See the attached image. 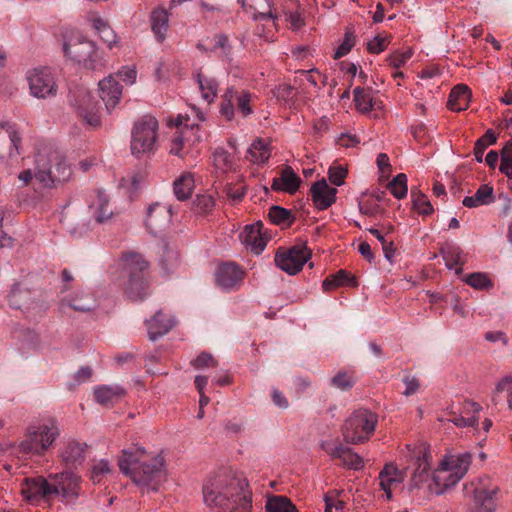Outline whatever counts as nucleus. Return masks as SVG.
<instances>
[{"mask_svg":"<svg viewBox=\"0 0 512 512\" xmlns=\"http://www.w3.org/2000/svg\"><path fill=\"white\" fill-rule=\"evenodd\" d=\"M203 498L206 505L217 512H252L248 482L231 468H222L206 480Z\"/></svg>","mask_w":512,"mask_h":512,"instance_id":"1","label":"nucleus"},{"mask_svg":"<svg viewBox=\"0 0 512 512\" xmlns=\"http://www.w3.org/2000/svg\"><path fill=\"white\" fill-rule=\"evenodd\" d=\"M118 466L121 472L129 476L137 485L151 490H157L165 476L163 457L152 456L141 447L123 450Z\"/></svg>","mask_w":512,"mask_h":512,"instance_id":"2","label":"nucleus"},{"mask_svg":"<svg viewBox=\"0 0 512 512\" xmlns=\"http://www.w3.org/2000/svg\"><path fill=\"white\" fill-rule=\"evenodd\" d=\"M71 174L65 157L54 147L44 145L37 150L34 172L27 169L19 174V179L24 184L34 179L41 187L51 188L68 181Z\"/></svg>","mask_w":512,"mask_h":512,"instance_id":"3","label":"nucleus"},{"mask_svg":"<svg viewBox=\"0 0 512 512\" xmlns=\"http://www.w3.org/2000/svg\"><path fill=\"white\" fill-rule=\"evenodd\" d=\"M471 464L469 453L446 455L440 466L433 472L428 484L430 492L439 495L455 485L466 474Z\"/></svg>","mask_w":512,"mask_h":512,"instance_id":"4","label":"nucleus"},{"mask_svg":"<svg viewBox=\"0 0 512 512\" xmlns=\"http://www.w3.org/2000/svg\"><path fill=\"white\" fill-rule=\"evenodd\" d=\"M464 495L470 501L471 512H495L501 496L498 482L490 476L474 478L464 484Z\"/></svg>","mask_w":512,"mask_h":512,"instance_id":"5","label":"nucleus"},{"mask_svg":"<svg viewBox=\"0 0 512 512\" xmlns=\"http://www.w3.org/2000/svg\"><path fill=\"white\" fill-rule=\"evenodd\" d=\"M122 266L128 276L126 296L133 301L144 299L149 294L148 262L136 252H127L122 257Z\"/></svg>","mask_w":512,"mask_h":512,"instance_id":"6","label":"nucleus"},{"mask_svg":"<svg viewBox=\"0 0 512 512\" xmlns=\"http://www.w3.org/2000/svg\"><path fill=\"white\" fill-rule=\"evenodd\" d=\"M59 435L57 422L50 419L30 427L25 439L20 442L18 450L23 455H43Z\"/></svg>","mask_w":512,"mask_h":512,"instance_id":"7","label":"nucleus"},{"mask_svg":"<svg viewBox=\"0 0 512 512\" xmlns=\"http://www.w3.org/2000/svg\"><path fill=\"white\" fill-rule=\"evenodd\" d=\"M63 51L71 60L91 70L104 66V60L93 41L81 36H73L64 43Z\"/></svg>","mask_w":512,"mask_h":512,"instance_id":"8","label":"nucleus"},{"mask_svg":"<svg viewBox=\"0 0 512 512\" xmlns=\"http://www.w3.org/2000/svg\"><path fill=\"white\" fill-rule=\"evenodd\" d=\"M256 96L245 89L229 87L222 95L220 103V114L227 121H231L238 114L247 118L254 113Z\"/></svg>","mask_w":512,"mask_h":512,"instance_id":"9","label":"nucleus"},{"mask_svg":"<svg viewBox=\"0 0 512 512\" xmlns=\"http://www.w3.org/2000/svg\"><path fill=\"white\" fill-rule=\"evenodd\" d=\"M378 417L367 409L354 411L343 425V436L348 443H364L375 431Z\"/></svg>","mask_w":512,"mask_h":512,"instance_id":"10","label":"nucleus"},{"mask_svg":"<svg viewBox=\"0 0 512 512\" xmlns=\"http://www.w3.org/2000/svg\"><path fill=\"white\" fill-rule=\"evenodd\" d=\"M158 122L151 115H144L134 124L131 136V152L139 157L156 149Z\"/></svg>","mask_w":512,"mask_h":512,"instance_id":"11","label":"nucleus"},{"mask_svg":"<svg viewBox=\"0 0 512 512\" xmlns=\"http://www.w3.org/2000/svg\"><path fill=\"white\" fill-rule=\"evenodd\" d=\"M26 79L30 94L38 99L55 97L58 86L54 73L50 68H35L27 72Z\"/></svg>","mask_w":512,"mask_h":512,"instance_id":"12","label":"nucleus"},{"mask_svg":"<svg viewBox=\"0 0 512 512\" xmlns=\"http://www.w3.org/2000/svg\"><path fill=\"white\" fill-rule=\"evenodd\" d=\"M70 104L85 123L92 127L100 125L98 102L84 87L71 91Z\"/></svg>","mask_w":512,"mask_h":512,"instance_id":"13","label":"nucleus"},{"mask_svg":"<svg viewBox=\"0 0 512 512\" xmlns=\"http://www.w3.org/2000/svg\"><path fill=\"white\" fill-rule=\"evenodd\" d=\"M482 410L480 404L465 400L457 410L451 409L447 413V421L452 422L457 427H471L479 432V413Z\"/></svg>","mask_w":512,"mask_h":512,"instance_id":"14","label":"nucleus"},{"mask_svg":"<svg viewBox=\"0 0 512 512\" xmlns=\"http://www.w3.org/2000/svg\"><path fill=\"white\" fill-rule=\"evenodd\" d=\"M321 447L333 459L340 460L341 465L346 468L359 470L364 465L363 459L357 453L338 441H324Z\"/></svg>","mask_w":512,"mask_h":512,"instance_id":"15","label":"nucleus"},{"mask_svg":"<svg viewBox=\"0 0 512 512\" xmlns=\"http://www.w3.org/2000/svg\"><path fill=\"white\" fill-rule=\"evenodd\" d=\"M309 254L302 248L293 247L289 250H279L275 255L276 265L290 275L302 270Z\"/></svg>","mask_w":512,"mask_h":512,"instance_id":"16","label":"nucleus"},{"mask_svg":"<svg viewBox=\"0 0 512 512\" xmlns=\"http://www.w3.org/2000/svg\"><path fill=\"white\" fill-rule=\"evenodd\" d=\"M22 494L30 502L49 500L55 495V488L51 487L50 479L42 476L26 478L22 485Z\"/></svg>","mask_w":512,"mask_h":512,"instance_id":"17","label":"nucleus"},{"mask_svg":"<svg viewBox=\"0 0 512 512\" xmlns=\"http://www.w3.org/2000/svg\"><path fill=\"white\" fill-rule=\"evenodd\" d=\"M244 274V270L237 264L223 263L216 270V283L224 290L238 289L243 282Z\"/></svg>","mask_w":512,"mask_h":512,"instance_id":"18","label":"nucleus"},{"mask_svg":"<svg viewBox=\"0 0 512 512\" xmlns=\"http://www.w3.org/2000/svg\"><path fill=\"white\" fill-rule=\"evenodd\" d=\"M171 217V207L154 203L147 209L145 225L151 233L156 234L158 230L169 224Z\"/></svg>","mask_w":512,"mask_h":512,"instance_id":"19","label":"nucleus"},{"mask_svg":"<svg viewBox=\"0 0 512 512\" xmlns=\"http://www.w3.org/2000/svg\"><path fill=\"white\" fill-rule=\"evenodd\" d=\"M21 137L14 123L0 122V154L7 151L9 156L20 154Z\"/></svg>","mask_w":512,"mask_h":512,"instance_id":"20","label":"nucleus"},{"mask_svg":"<svg viewBox=\"0 0 512 512\" xmlns=\"http://www.w3.org/2000/svg\"><path fill=\"white\" fill-rule=\"evenodd\" d=\"M311 198L315 207L326 210L336 201L337 189L330 187L325 179L315 182L310 189Z\"/></svg>","mask_w":512,"mask_h":512,"instance_id":"21","label":"nucleus"},{"mask_svg":"<svg viewBox=\"0 0 512 512\" xmlns=\"http://www.w3.org/2000/svg\"><path fill=\"white\" fill-rule=\"evenodd\" d=\"M51 487L55 488V495L63 497H76L78 495V478L71 472L49 475Z\"/></svg>","mask_w":512,"mask_h":512,"instance_id":"22","label":"nucleus"},{"mask_svg":"<svg viewBox=\"0 0 512 512\" xmlns=\"http://www.w3.org/2000/svg\"><path fill=\"white\" fill-rule=\"evenodd\" d=\"M100 97L106 109L111 111L119 103L122 96V87L113 75H109L99 82Z\"/></svg>","mask_w":512,"mask_h":512,"instance_id":"23","label":"nucleus"},{"mask_svg":"<svg viewBox=\"0 0 512 512\" xmlns=\"http://www.w3.org/2000/svg\"><path fill=\"white\" fill-rule=\"evenodd\" d=\"M378 480L381 490L385 492L387 500H390L392 498V489L403 482L404 473L394 464L389 463L380 471Z\"/></svg>","mask_w":512,"mask_h":512,"instance_id":"24","label":"nucleus"},{"mask_svg":"<svg viewBox=\"0 0 512 512\" xmlns=\"http://www.w3.org/2000/svg\"><path fill=\"white\" fill-rule=\"evenodd\" d=\"M93 217L99 224L106 223L114 215L110 204V198L104 190H97L96 198L90 205Z\"/></svg>","mask_w":512,"mask_h":512,"instance_id":"25","label":"nucleus"},{"mask_svg":"<svg viewBox=\"0 0 512 512\" xmlns=\"http://www.w3.org/2000/svg\"><path fill=\"white\" fill-rule=\"evenodd\" d=\"M125 394V389L118 385H100L94 388V398L96 402L106 407H111L118 403Z\"/></svg>","mask_w":512,"mask_h":512,"instance_id":"26","label":"nucleus"},{"mask_svg":"<svg viewBox=\"0 0 512 512\" xmlns=\"http://www.w3.org/2000/svg\"><path fill=\"white\" fill-rule=\"evenodd\" d=\"M301 182V178L294 170L290 166H286L280 176L273 179L271 188L274 191H284L293 194L298 190Z\"/></svg>","mask_w":512,"mask_h":512,"instance_id":"27","label":"nucleus"},{"mask_svg":"<svg viewBox=\"0 0 512 512\" xmlns=\"http://www.w3.org/2000/svg\"><path fill=\"white\" fill-rule=\"evenodd\" d=\"M188 120V118L178 116L174 123L177 130L172 139L170 153L179 157H183L181 151L185 148V143L188 141V134L193 130V127L189 128Z\"/></svg>","mask_w":512,"mask_h":512,"instance_id":"28","label":"nucleus"},{"mask_svg":"<svg viewBox=\"0 0 512 512\" xmlns=\"http://www.w3.org/2000/svg\"><path fill=\"white\" fill-rule=\"evenodd\" d=\"M175 322L172 317L158 311L150 320L146 322L148 336L151 340H156L168 333L174 326Z\"/></svg>","mask_w":512,"mask_h":512,"instance_id":"29","label":"nucleus"},{"mask_svg":"<svg viewBox=\"0 0 512 512\" xmlns=\"http://www.w3.org/2000/svg\"><path fill=\"white\" fill-rule=\"evenodd\" d=\"M33 293L21 284H15L9 295L10 306L16 309H34V297Z\"/></svg>","mask_w":512,"mask_h":512,"instance_id":"30","label":"nucleus"},{"mask_svg":"<svg viewBox=\"0 0 512 512\" xmlns=\"http://www.w3.org/2000/svg\"><path fill=\"white\" fill-rule=\"evenodd\" d=\"M353 96L356 108L361 113H368L371 110L380 109L382 107L381 101L373 98L370 88L356 87L353 90Z\"/></svg>","mask_w":512,"mask_h":512,"instance_id":"31","label":"nucleus"},{"mask_svg":"<svg viewBox=\"0 0 512 512\" xmlns=\"http://www.w3.org/2000/svg\"><path fill=\"white\" fill-rule=\"evenodd\" d=\"M471 90L467 85H456L450 92L448 107L452 111L460 112L469 107Z\"/></svg>","mask_w":512,"mask_h":512,"instance_id":"32","label":"nucleus"},{"mask_svg":"<svg viewBox=\"0 0 512 512\" xmlns=\"http://www.w3.org/2000/svg\"><path fill=\"white\" fill-rule=\"evenodd\" d=\"M431 455L428 452H423L417 459V468L411 478L410 490L420 488L422 483L429 481Z\"/></svg>","mask_w":512,"mask_h":512,"instance_id":"33","label":"nucleus"},{"mask_svg":"<svg viewBox=\"0 0 512 512\" xmlns=\"http://www.w3.org/2000/svg\"><path fill=\"white\" fill-rule=\"evenodd\" d=\"M249 159L256 164H264L271 157L270 143L263 138H257L248 149Z\"/></svg>","mask_w":512,"mask_h":512,"instance_id":"34","label":"nucleus"},{"mask_svg":"<svg viewBox=\"0 0 512 512\" xmlns=\"http://www.w3.org/2000/svg\"><path fill=\"white\" fill-rule=\"evenodd\" d=\"M494 201L493 187L484 184L481 185L473 196H467L463 199V205L468 208H475L482 205H488Z\"/></svg>","mask_w":512,"mask_h":512,"instance_id":"35","label":"nucleus"},{"mask_svg":"<svg viewBox=\"0 0 512 512\" xmlns=\"http://www.w3.org/2000/svg\"><path fill=\"white\" fill-rule=\"evenodd\" d=\"M151 28L157 40L162 42L168 29V14L163 8H157L151 13Z\"/></svg>","mask_w":512,"mask_h":512,"instance_id":"36","label":"nucleus"},{"mask_svg":"<svg viewBox=\"0 0 512 512\" xmlns=\"http://www.w3.org/2000/svg\"><path fill=\"white\" fill-rule=\"evenodd\" d=\"M85 445L79 442H68L61 451L62 460L69 465L80 463L84 459Z\"/></svg>","mask_w":512,"mask_h":512,"instance_id":"37","label":"nucleus"},{"mask_svg":"<svg viewBox=\"0 0 512 512\" xmlns=\"http://www.w3.org/2000/svg\"><path fill=\"white\" fill-rule=\"evenodd\" d=\"M194 177L191 173L186 172L182 174L174 182V194L180 201H184L190 197L194 189Z\"/></svg>","mask_w":512,"mask_h":512,"instance_id":"38","label":"nucleus"},{"mask_svg":"<svg viewBox=\"0 0 512 512\" xmlns=\"http://www.w3.org/2000/svg\"><path fill=\"white\" fill-rule=\"evenodd\" d=\"M268 217L271 223L281 227H290L296 219L291 210L277 205L269 208Z\"/></svg>","mask_w":512,"mask_h":512,"instance_id":"39","label":"nucleus"},{"mask_svg":"<svg viewBox=\"0 0 512 512\" xmlns=\"http://www.w3.org/2000/svg\"><path fill=\"white\" fill-rule=\"evenodd\" d=\"M243 241L247 246H250L256 254L261 253L267 243L259 228L254 226L245 228Z\"/></svg>","mask_w":512,"mask_h":512,"instance_id":"40","label":"nucleus"},{"mask_svg":"<svg viewBox=\"0 0 512 512\" xmlns=\"http://www.w3.org/2000/svg\"><path fill=\"white\" fill-rule=\"evenodd\" d=\"M197 78L202 97L207 102H212L217 95L218 82L216 79L202 73L198 74Z\"/></svg>","mask_w":512,"mask_h":512,"instance_id":"41","label":"nucleus"},{"mask_svg":"<svg viewBox=\"0 0 512 512\" xmlns=\"http://www.w3.org/2000/svg\"><path fill=\"white\" fill-rule=\"evenodd\" d=\"M354 285V279L344 270L338 271L336 274L327 277L322 284L324 291H330L334 288Z\"/></svg>","mask_w":512,"mask_h":512,"instance_id":"42","label":"nucleus"},{"mask_svg":"<svg viewBox=\"0 0 512 512\" xmlns=\"http://www.w3.org/2000/svg\"><path fill=\"white\" fill-rule=\"evenodd\" d=\"M266 511L267 512H294L295 506L286 497L273 496V497L269 498L266 502Z\"/></svg>","mask_w":512,"mask_h":512,"instance_id":"43","label":"nucleus"},{"mask_svg":"<svg viewBox=\"0 0 512 512\" xmlns=\"http://www.w3.org/2000/svg\"><path fill=\"white\" fill-rule=\"evenodd\" d=\"M496 135L492 130H487L486 133L480 137L474 147V156L477 162L481 163L483 161V154L486 148L494 143H496Z\"/></svg>","mask_w":512,"mask_h":512,"instance_id":"44","label":"nucleus"},{"mask_svg":"<svg viewBox=\"0 0 512 512\" xmlns=\"http://www.w3.org/2000/svg\"><path fill=\"white\" fill-rule=\"evenodd\" d=\"M504 391L507 393L508 406L512 409V377H504L496 384L491 398L494 405L499 403V394Z\"/></svg>","mask_w":512,"mask_h":512,"instance_id":"45","label":"nucleus"},{"mask_svg":"<svg viewBox=\"0 0 512 512\" xmlns=\"http://www.w3.org/2000/svg\"><path fill=\"white\" fill-rule=\"evenodd\" d=\"M440 253L449 269H453L454 267L462 264L461 250L459 247L447 245L441 249Z\"/></svg>","mask_w":512,"mask_h":512,"instance_id":"46","label":"nucleus"},{"mask_svg":"<svg viewBox=\"0 0 512 512\" xmlns=\"http://www.w3.org/2000/svg\"><path fill=\"white\" fill-rule=\"evenodd\" d=\"M388 189L391 194L397 199H403L407 195V176L404 173H399L388 184Z\"/></svg>","mask_w":512,"mask_h":512,"instance_id":"47","label":"nucleus"},{"mask_svg":"<svg viewBox=\"0 0 512 512\" xmlns=\"http://www.w3.org/2000/svg\"><path fill=\"white\" fill-rule=\"evenodd\" d=\"M93 26L98 31L101 39L108 45L109 48H112L113 44L116 43L115 32L101 18L94 19Z\"/></svg>","mask_w":512,"mask_h":512,"instance_id":"48","label":"nucleus"},{"mask_svg":"<svg viewBox=\"0 0 512 512\" xmlns=\"http://www.w3.org/2000/svg\"><path fill=\"white\" fill-rule=\"evenodd\" d=\"M465 282L478 290H488L493 287V283L485 273L475 272L469 274L465 278Z\"/></svg>","mask_w":512,"mask_h":512,"instance_id":"49","label":"nucleus"},{"mask_svg":"<svg viewBox=\"0 0 512 512\" xmlns=\"http://www.w3.org/2000/svg\"><path fill=\"white\" fill-rule=\"evenodd\" d=\"M193 205L199 214H209L215 207V199L211 194H198L193 200Z\"/></svg>","mask_w":512,"mask_h":512,"instance_id":"50","label":"nucleus"},{"mask_svg":"<svg viewBox=\"0 0 512 512\" xmlns=\"http://www.w3.org/2000/svg\"><path fill=\"white\" fill-rule=\"evenodd\" d=\"M213 161L218 169L228 171L233 167L234 158L228 151L218 148L213 154Z\"/></svg>","mask_w":512,"mask_h":512,"instance_id":"51","label":"nucleus"},{"mask_svg":"<svg viewBox=\"0 0 512 512\" xmlns=\"http://www.w3.org/2000/svg\"><path fill=\"white\" fill-rule=\"evenodd\" d=\"M112 473V469L106 460L95 462L91 468V480L94 483H101L106 475Z\"/></svg>","mask_w":512,"mask_h":512,"instance_id":"52","label":"nucleus"},{"mask_svg":"<svg viewBox=\"0 0 512 512\" xmlns=\"http://www.w3.org/2000/svg\"><path fill=\"white\" fill-rule=\"evenodd\" d=\"M500 171L512 178V143H507L501 151Z\"/></svg>","mask_w":512,"mask_h":512,"instance_id":"53","label":"nucleus"},{"mask_svg":"<svg viewBox=\"0 0 512 512\" xmlns=\"http://www.w3.org/2000/svg\"><path fill=\"white\" fill-rule=\"evenodd\" d=\"M69 306L75 311L87 312L95 307V300L89 294H83L81 298L75 297L71 299Z\"/></svg>","mask_w":512,"mask_h":512,"instance_id":"54","label":"nucleus"},{"mask_svg":"<svg viewBox=\"0 0 512 512\" xmlns=\"http://www.w3.org/2000/svg\"><path fill=\"white\" fill-rule=\"evenodd\" d=\"M246 190L247 187L243 181H239L235 184L230 183L225 187L227 197L233 202H240L244 198Z\"/></svg>","mask_w":512,"mask_h":512,"instance_id":"55","label":"nucleus"},{"mask_svg":"<svg viewBox=\"0 0 512 512\" xmlns=\"http://www.w3.org/2000/svg\"><path fill=\"white\" fill-rule=\"evenodd\" d=\"M354 383V378L346 372H339L331 379V385L341 390L350 389Z\"/></svg>","mask_w":512,"mask_h":512,"instance_id":"56","label":"nucleus"},{"mask_svg":"<svg viewBox=\"0 0 512 512\" xmlns=\"http://www.w3.org/2000/svg\"><path fill=\"white\" fill-rule=\"evenodd\" d=\"M355 45V35L353 32L347 31L345 33V38L341 45L337 48L334 54V59H340L343 56L347 55L353 46Z\"/></svg>","mask_w":512,"mask_h":512,"instance_id":"57","label":"nucleus"},{"mask_svg":"<svg viewBox=\"0 0 512 512\" xmlns=\"http://www.w3.org/2000/svg\"><path fill=\"white\" fill-rule=\"evenodd\" d=\"M389 43V36L377 35L368 42L367 49L370 53L379 54L387 48Z\"/></svg>","mask_w":512,"mask_h":512,"instance_id":"58","label":"nucleus"},{"mask_svg":"<svg viewBox=\"0 0 512 512\" xmlns=\"http://www.w3.org/2000/svg\"><path fill=\"white\" fill-rule=\"evenodd\" d=\"M413 206L419 214L427 216L433 212V206L424 194H418L413 199Z\"/></svg>","mask_w":512,"mask_h":512,"instance_id":"59","label":"nucleus"},{"mask_svg":"<svg viewBox=\"0 0 512 512\" xmlns=\"http://www.w3.org/2000/svg\"><path fill=\"white\" fill-rule=\"evenodd\" d=\"M338 496L339 493L336 495H325V512H345V503L344 501L340 500Z\"/></svg>","mask_w":512,"mask_h":512,"instance_id":"60","label":"nucleus"},{"mask_svg":"<svg viewBox=\"0 0 512 512\" xmlns=\"http://www.w3.org/2000/svg\"><path fill=\"white\" fill-rule=\"evenodd\" d=\"M412 57V52H395L387 58V62L393 68H400Z\"/></svg>","mask_w":512,"mask_h":512,"instance_id":"61","label":"nucleus"},{"mask_svg":"<svg viewBox=\"0 0 512 512\" xmlns=\"http://www.w3.org/2000/svg\"><path fill=\"white\" fill-rule=\"evenodd\" d=\"M329 180L336 186H341L347 176V170L342 166H332L328 171Z\"/></svg>","mask_w":512,"mask_h":512,"instance_id":"62","label":"nucleus"},{"mask_svg":"<svg viewBox=\"0 0 512 512\" xmlns=\"http://www.w3.org/2000/svg\"><path fill=\"white\" fill-rule=\"evenodd\" d=\"M192 365L196 369H202L206 367H216L217 361L208 353H201L197 358L192 361Z\"/></svg>","mask_w":512,"mask_h":512,"instance_id":"63","label":"nucleus"},{"mask_svg":"<svg viewBox=\"0 0 512 512\" xmlns=\"http://www.w3.org/2000/svg\"><path fill=\"white\" fill-rule=\"evenodd\" d=\"M359 211L363 215L376 216L382 212V209L377 203L366 200L359 202Z\"/></svg>","mask_w":512,"mask_h":512,"instance_id":"64","label":"nucleus"}]
</instances>
